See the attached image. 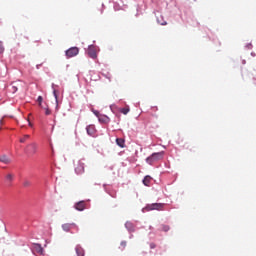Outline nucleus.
I'll return each instance as SVG.
<instances>
[{"instance_id": "obj_1", "label": "nucleus", "mask_w": 256, "mask_h": 256, "mask_svg": "<svg viewBox=\"0 0 256 256\" xmlns=\"http://www.w3.org/2000/svg\"><path fill=\"white\" fill-rule=\"evenodd\" d=\"M163 155V152L153 153L150 157L146 159V163H148L149 165H153L155 161H160V159H163Z\"/></svg>"}, {"instance_id": "obj_2", "label": "nucleus", "mask_w": 256, "mask_h": 256, "mask_svg": "<svg viewBox=\"0 0 256 256\" xmlns=\"http://www.w3.org/2000/svg\"><path fill=\"white\" fill-rule=\"evenodd\" d=\"M25 153L29 157H33V155H35V153H37V143L32 142V143L28 144L25 148Z\"/></svg>"}, {"instance_id": "obj_3", "label": "nucleus", "mask_w": 256, "mask_h": 256, "mask_svg": "<svg viewBox=\"0 0 256 256\" xmlns=\"http://www.w3.org/2000/svg\"><path fill=\"white\" fill-rule=\"evenodd\" d=\"M163 207H165V204H161V203L148 204L144 208V211H163Z\"/></svg>"}, {"instance_id": "obj_4", "label": "nucleus", "mask_w": 256, "mask_h": 256, "mask_svg": "<svg viewBox=\"0 0 256 256\" xmlns=\"http://www.w3.org/2000/svg\"><path fill=\"white\" fill-rule=\"evenodd\" d=\"M66 59H71L72 57H77L79 55V47H70L65 51Z\"/></svg>"}, {"instance_id": "obj_5", "label": "nucleus", "mask_w": 256, "mask_h": 256, "mask_svg": "<svg viewBox=\"0 0 256 256\" xmlns=\"http://www.w3.org/2000/svg\"><path fill=\"white\" fill-rule=\"evenodd\" d=\"M63 231L66 233H69V231L74 230V231H79V226L75 223H66L62 225Z\"/></svg>"}, {"instance_id": "obj_6", "label": "nucleus", "mask_w": 256, "mask_h": 256, "mask_svg": "<svg viewBox=\"0 0 256 256\" xmlns=\"http://www.w3.org/2000/svg\"><path fill=\"white\" fill-rule=\"evenodd\" d=\"M75 171L77 175H82V173H85V162L83 160L78 161Z\"/></svg>"}, {"instance_id": "obj_7", "label": "nucleus", "mask_w": 256, "mask_h": 256, "mask_svg": "<svg viewBox=\"0 0 256 256\" xmlns=\"http://www.w3.org/2000/svg\"><path fill=\"white\" fill-rule=\"evenodd\" d=\"M87 55L91 59H97V50H95V45H89L87 49Z\"/></svg>"}, {"instance_id": "obj_8", "label": "nucleus", "mask_w": 256, "mask_h": 256, "mask_svg": "<svg viewBox=\"0 0 256 256\" xmlns=\"http://www.w3.org/2000/svg\"><path fill=\"white\" fill-rule=\"evenodd\" d=\"M86 205L85 201H80L77 202L74 207L76 211H85Z\"/></svg>"}, {"instance_id": "obj_9", "label": "nucleus", "mask_w": 256, "mask_h": 256, "mask_svg": "<svg viewBox=\"0 0 256 256\" xmlns=\"http://www.w3.org/2000/svg\"><path fill=\"white\" fill-rule=\"evenodd\" d=\"M0 163H3L4 165H10L11 158L5 154L0 155Z\"/></svg>"}, {"instance_id": "obj_10", "label": "nucleus", "mask_w": 256, "mask_h": 256, "mask_svg": "<svg viewBox=\"0 0 256 256\" xmlns=\"http://www.w3.org/2000/svg\"><path fill=\"white\" fill-rule=\"evenodd\" d=\"M86 131L88 135H90L91 137H95V133H96L95 125L87 126Z\"/></svg>"}, {"instance_id": "obj_11", "label": "nucleus", "mask_w": 256, "mask_h": 256, "mask_svg": "<svg viewBox=\"0 0 256 256\" xmlns=\"http://www.w3.org/2000/svg\"><path fill=\"white\" fill-rule=\"evenodd\" d=\"M33 251H36V253L43 255V247L40 244H34Z\"/></svg>"}, {"instance_id": "obj_12", "label": "nucleus", "mask_w": 256, "mask_h": 256, "mask_svg": "<svg viewBox=\"0 0 256 256\" xmlns=\"http://www.w3.org/2000/svg\"><path fill=\"white\" fill-rule=\"evenodd\" d=\"M75 251L77 256H85V250L80 245L76 246Z\"/></svg>"}, {"instance_id": "obj_13", "label": "nucleus", "mask_w": 256, "mask_h": 256, "mask_svg": "<svg viewBox=\"0 0 256 256\" xmlns=\"http://www.w3.org/2000/svg\"><path fill=\"white\" fill-rule=\"evenodd\" d=\"M153 178H151V176H145L143 179V185H145L146 187H149V185H151V181Z\"/></svg>"}, {"instance_id": "obj_14", "label": "nucleus", "mask_w": 256, "mask_h": 256, "mask_svg": "<svg viewBox=\"0 0 256 256\" xmlns=\"http://www.w3.org/2000/svg\"><path fill=\"white\" fill-rule=\"evenodd\" d=\"M116 143L118 147H125V139L123 138H117Z\"/></svg>"}, {"instance_id": "obj_15", "label": "nucleus", "mask_w": 256, "mask_h": 256, "mask_svg": "<svg viewBox=\"0 0 256 256\" xmlns=\"http://www.w3.org/2000/svg\"><path fill=\"white\" fill-rule=\"evenodd\" d=\"M31 140V136L26 134L20 139V143H27V141Z\"/></svg>"}, {"instance_id": "obj_16", "label": "nucleus", "mask_w": 256, "mask_h": 256, "mask_svg": "<svg viewBox=\"0 0 256 256\" xmlns=\"http://www.w3.org/2000/svg\"><path fill=\"white\" fill-rule=\"evenodd\" d=\"M14 178H15V175H13V174H11V173H9V174L6 175V181H7L8 183H11Z\"/></svg>"}, {"instance_id": "obj_17", "label": "nucleus", "mask_w": 256, "mask_h": 256, "mask_svg": "<svg viewBox=\"0 0 256 256\" xmlns=\"http://www.w3.org/2000/svg\"><path fill=\"white\" fill-rule=\"evenodd\" d=\"M52 89H53V95L56 99V103H59V98H58V95H57V90H55V84H52Z\"/></svg>"}, {"instance_id": "obj_18", "label": "nucleus", "mask_w": 256, "mask_h": 256, "mask_svg": "<svg viewBox=\"0 0 256 256\" xmlns=\"http://www.w3.org/2000/svg\"><path fill=\"white\" fill-rule=\"evenodd\" d=\"M157 23H159V25H167V21H165L163 17L157 18Z\"/></svg>"}, {"instance_id": "obj_19", "label": "nucleus", "mask_w": 256, "mask_h": 256, "mask_svg": "<svg viewBox=\"0 0 256 256\" xmlns=\"http://www.w3.org/2000/svg\"><path fill=\"white\" fill-rule=\"evenodd\" d=\"M5 53V46H3V42L0 41V55H3Z\"/></svg>"}, {"instance_id": "obj_20", "label": "nucleus", "mask_w": 256, "mask_h": 256, "mask_svg": "<svg viewBox=\"0 0 256 256\" xmlns=\"http://www.w3.org/2000/svg\"><path fill=\"white\" fill-rule=\"evenodd\" d=\"M37 101L39 103V107H43V96H39Z\"/></svg>"}, {"instance_id": "obj_21", "label": "nucleus", "mask_w": 256, "mask_h": 256, "mask_svg": "<svg viewBox=\"0 0 256 256\" xmlns=\"http://www.w3.org/2000/svg\"><path fill=\"white\" fill-rule=\"evenodd\" d=\"M18 88L17 85H15V83H12V93H17Z\"/></svg>"}, {"instance_id": "obj_22", "label": "nucleus", "mask_w": 256, "mask_h": 256, "mask_svg": "<svg viewBox=\"0 0 256 256\" xmlns=\"http://www.w3.org/2000/svg\"><path fill=\"white\" fill-rule=\"evenodd\" d=\"M121 113H123V115H127V113H129V109H127V108H122V109H121Z\"/></svg>"}, {"instance_id": "obj_23", "label": "nucleus", "mask_w": 256, "mask_h": 256, "mask_svg": "<svg viewBox=\"0 0 256 256\" xmlns=\"http://www.w3.org/2000/svg\"><path fill=\"white\" fill-rule=\"evenodd\" d=\"M162 231H165V232H167V231H169V226H167V225H162Z\"/></svg>"}, {"instance_id": "obj_24", "label": "nucleus", "mask_w": 256, "mask_h": 256, "mask_svg": "<svg viewBox=\"0 0 256 256\" xmlns=\"http://www.w3.org/2000/svg\"><path fill=\"white\" fill-rule=\"evenodd\" d=\"M120 245H121L122 249H125V247H127V242L126 241H122L120 243Z\"/></svg>"}, {"instance_id": "obj_25", "label": "nucleus", "mask_w": 256, "mask_h": 256, "mask_svg": "<svg viewBox=\"0 0 256 256\" xmlns=\"http://www.w3.org/2000/svg\"><path fill=\"white\" fill-rule=\"evenodd\" d=\"M246 49H253V44H251V43H248V44H246Z\"/></svg>"}, {"instance_id": "obj_26", "label": "nucleus", "mask_w": 256, "mask_h": 256, "mask_svg": "<svg viewBox=\"0 0 256 256\" xmlns=\"http://www.w3.org/2000/svg\"><path fill=\"white\" fill-rule=\"evenodd\" d=\"M45 115H51V110H49V108H45Z\"/></svg>"}, {"instance_id": "obj_27", "label": "nucleus", "mask_w": 256, "mask_h": 256, "mask_svg": "<svg viewBox=\"0 0 256 256\" xmlns=\"http://www.w3.org/2000/svg\"><path fill=\"white\" fill-rule=\"evenodd\" d=\"M29 185H31V182H30V181H25V182H24V187H29Z\"/></svg>"}, {"instance_id": "obj_28", "label": "nucleus", "mask_w": 256, "mask_h": 256, "mask_svg": "<svg viewBox=\"0 0 256 256\" xmlns=\"http://www.w3.org/2000/svg\"><path fill=\"white\" fill-rule=\"evenodd\" d=\"M114 10H115V11H119V6H117L116 4H114Z\"/></svg>"}, {"instance_id": "obj_29", "label": "nucleus", "mask_w": 256, "mask_h": 256, "mask_svg": "<svg viewBox=\"0 0 256 256\" xmlns=\"http://www.w3.org/2000/svg\"><path fill=\"white\" fill-rule=\"evenodd\" d=\"M151 249H155V244L150 245Z\"/></svg>"}, {"instance_id": "obj_30", "label": "nucleus", "mask_w": 256, "mask_h": 256, "mask_svg": "<svg viewBox=\"0 0 256 256\" xmlns=\"http://www.w3.org/2000/svg\"><path fill=\"white\" fill-rule=\"evenodd\" d=\"M251 55H252V57H255V52H252Z\"/></svg>"}, {"instance_id": "obj_31", "label": "nucleus", "mask_w": 256, "mask_h": 256, "mask_svg": "<svg viewBox=\"0 0 256 256\" xmlns=\"http://www.w3.org/2000/svg\"><path fill=\"white\" fill-rule=\"evenodd\" d=\"M245 63H247V61L243 60V61H242V64L245 65Z\"/></svg>"}, {"instance_id": "obj_32", "label": "nucleus", "mask_w": 256, "mask_h": 256, "mask_svg": "<svg viewBox=\"0 0 256 256\" xmlns=\"http://www.w3.org/2000/svg\"><path fill=\"white\" fill-rule=\"evenodd\" d=\"M95 115H97V116H98V115H99V113L95 112Z\"/></svg>"}, {"instance_id": "obj_33", "label": "nucleus", "mask_w": 256, "mask_h": 256, "mask_svg": "<svg viewBox=\"0 0 256 256\" xmlns=\"http://www.w3.org/2000/svg\"><path fill=\"white\" fill-rule=\"evenodd\" d=\"M101 13H103V9L101 10Z\"/></svg>"}]
</instances>
